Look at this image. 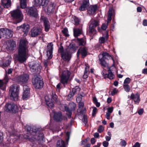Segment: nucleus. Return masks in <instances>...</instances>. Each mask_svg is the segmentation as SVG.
Returning <instances> with one entry per match:
<instances>
[{
	"label": "nucleus",
	"mask_w": 147,
	"mask_h": 147,
	"mask_svg": "<svg viewBox=\"0 0 147 147\" xmlns=\"http://www.w3.org/2000/svg\"><path fill=\"white\" fill-rule=\"evenodd\" d=\"M28 42L26 40L20 41L18 55H16L14 59L20 63L25 62L27 59L28 52Z\"/></svg>",
	"instance_id": "f257e3e1"
},
{
	"label": "nucleus",
	"mask_w": 147,
	"mask_h": 147,
	"mask_svg": "<svg viewBox=\"0 0 147 147\" xmlns=\"http://www.w3.org/2000/svg\"><path fill=\"white\" fill-rule=\"evenodd\" d=\"M35 5L36 7L42 5L47 7V12L49 14L53 12L55 5L53 2H49L48 0H34Z\"/></svg>",
	"instance_id": "f03ea898"
},
{
	"label": "nucleus",
	"mask_w": 147,
	"mask_h": 147,
	"mask_svg": "<svg viewBox=\"0 0 147 147\" xmlns=\"http://www.w3.org/2000/svg\"><path fill=\"white\" fill-rule=\"evenodd\" d=\"M19 89L20 86L16 84H13L10 87L9 92L11 99L15 100L18 99Z\"/></svg>",
	"instance_id": "7ed1b4c3"
},
{
	"label": "nucleus",
	"mask_w": 147,
	"mask_h": 147,
	"mask_svg": "<svg viewBox=\"0 0 147 147\" xmlns=\"http://www.w3.org/2000/svg\"><path fill=\"white\" fill-rule=\"evenodd\" d=\"M29 66L31 71L35 74H39L42 69V67L37 61H35L30 62L29 64Z\"/></svg>",
	"instance_id": "20e7f679"
},
{
	"label": "nucleus",
	"mask_w": 147,
	"mask_h": 147,
	"mask_svg": "<svg viewBox=\"0 0 147 147\" xmlns=\"http://www.w3.org/2000/svg\"><path fill=\"white\" fill-rule=\"evenodd\" d=\"M32 83L35 88L39 89L42 88L44 85L42 79L38 76L34 77L32 80Z\"/></svg>",
	"instance_id": "39448f33"
},
{
	"label": "nucleus",
	"mask_w": 147,
	"mask_h": 147,
	"mask_svg": "<svg viewBox=\"0 0 147 147\" xmlns=\"http://www.w3.org/2000/svg\"><path fill=\"white\" fill-rule=\"evenodd\" d=\"M10 13L13 19L16 21V23H19L22 21V19L21 16L22 13L20 9L14 10L11 11Z\"/></svg>",
	"instance_id": "423d86ee"
},
{
	"label": "nucleus",
	"mask_w": 147,
	"mask_h": 147,
	"mask_svg": "<svg viewBox=\"0 0 147 147\" xmlns=\"http://www.w3.org/2000/svg\"><path fill=\"white\" fill-rule=\"evenodd\" d=\"M29 76L26 73H23L18 76L16 78L17 82L21 84H26L29 79Z\"/></svg>",
	"instance_id": "0eeeda50"
},
{
	"label": "nucleus",
	"mask_w": 147,
	"mask_h": 147,
	"mask_svg": "<svg viewBox=\"0 0 147 147\" xmlns=\"http://www.w3.org/2000/svg\"><path fill=\"white\" fill-rule=\"evenodd\" d=\"M5 110L7 112H10L13 113H16L18 111V107L14 104H7L5 105Z\"/></svg>",
	"instance_id": "6e6552de"
},
{
	"label": "nucleus",
	"mask_w": 147,
	"mask_h": 147,
	"mask_svg": "<svg viewBox=\"0 0 147 147\" xmlns=\"http://www.w3.org/2000/svg\"><path fill=\"white\" fill-rule=\"evenodd\" d=\"M70 74V72L68 70L63 71L61 76V83L64 85L67 84Z\"/></svg>",
	"instance_id": "1a4fd4ad"
},
{
	"label": "nucleus",
	"mask_w": 147,
	"mask_h": 147,
	"mask_svg": "<svg viewBox=\"0 0 147 147\" xmlns=\"http://www.w3.org/2000/svg\"><path fill=\"white\" fill-rule=\"evenodd\" d=\"M42 29L38 27H34L30 31V35L32 37H36L42 34Z\"/></svg>",
	"instance_id": "9d476101"
},
{
	"label": "nucleus",
	"mask_w": 147,
	"mask_h": 147,
	"mask_svg": "<svg viewBox=\"0 0 147 147\" xmlns=\"http://www.w3.org/2000/svg\"><path fill=\"white\" fill-rule=\"evenodd\" d=\"M87 50L85 47H81L78 49L77 53V56L79 57V55L81 54L82 55V58H84L87 55Z\"/></svg>",
	"instance_id": "9b49d317"
},
{
	"label": "nucleus",
	"mask_w": 147,
	"mask_h": 147,
	"mask_svg": "<svg viewBox=\"0 0 147 147\" xmlns=\"http://www.w3.org/2000/svg\"><path fill=\"white\" fill-rule=\"evenodd\" d=\"M45 98L55 103H57L58 101L57 96L54 91H52L51 93L46 96Z\"/></svg>",
	"instance_id": "f8f14e48"
},
{
	"label": "nucleus",
	"mask_w": 147,
	"mask_h": 147,
	"mask_svg": "<svg viewBox=\"0 0 147 147\" xmlns=\"http://www.w3.org/2000/svg\"><path fill=\"white\" fill-rule=\"evenodd\" d=\"M30 96L29 88L26 85L24 86V92L22 95V99L23 100H26Z\"/></svg>",
	"instance_id": "ddd939ff"
},
{
	"label": "nucleus",
	"mask_w": 147,
	"mask_h": 147,
	"mask_svg": "<svg viewBox=\"0 0 147 147\" xmlns=\"http://www.w3.org/2000/svg\"><path fill=\"white\" fill-rule=\"evenodd\" d=\"M40 20L44 22V25L45 28V30L48 32L50 28V23L47 18L44 17H41Z\"/></svg>",
	"instance_id": "4468645a"
},
{
	"label": "nucleus",
	"mask_w": 147,
	"mask_h": 147,
	"mask_svg": "<svg viewBox=\"0 0 147 147\" xmlns=\"http://www.w3.org/2000/svg\"><path fill=\"white\" fill-rule=\"evenodd\" d=\"M61 55L63 59L65 61H69L71 57L70 53L66 49L64 50V52Z\"/></svg>",
	"instance_id": "2eb2a0df"
},
{
	"label": "nucleus",
	"mask_w": 147,
	"mask_h": 147,
	"mask_svg": "<svg viewBox=\"0 0 147 147\" xmlns=\"http://www.w3.org/2000/svg\"><path fill=\"white\" fill-rule=\"evenodd\" d=\"M30 28L29 25L27 24H23L17 27L18 30L20 29L24 32V34L26 35Z\"/></svg>",
	"instance_id": "dca6fc26"
},
{
	"label": "nucleus",
	"mask_w": 147,
	"mask_h": 147,
	"mask_svg": "<svg viewBox=\"0 0 147 147\" xmlns=\"http://www.w3.org/2000/svg\"><path fill=\"white\" fill-rule=\"evenodd\" d=\"M53 45L51 43H50L48 45L47 49V55L48 57V59H50L52 57V53L53 49Z\"/></svg>",
	"instance_id": "f3484780"
},
{
	"label": "nucleus",
	"mask_w": 147,
	"mask_h": 147,
	"mask_svg": "<svg viewBox=\"0 0 147 147\" xmlns=\"http://www.w3.org/2000/svg\"><path fill=\"white\" fill-rule=\"evenodd\" d=\"M28 14L31 16L36 17L37 16L36 9L32 7L30 8L28 10Z\"/></svg>",
	"instance_id": "a211bd4d"
},
{
	"label": "nucleus",
	"mask_w": 147,
	"mask_h": 147,
	"mask_svg": "<svg viewBox=\"0 0 147 147\" xmlns=\"http://www.w3.org/2000/svg\"><path fill=\"white\" fill-rule=\"evenodd\" d=\"M97 9V6L96 4L90 5L87 9L88 13L90 15H94Z\"/></svg>",
	"instance_id": "6ab92c4d"
},
{
	"label": "nucleus",
	"mask_w": 147,
	"mask_h": 147,
	"mask_svg": "<svg viewBox=\"0 0 147 147\" xmlns=\"http://www.w3.org/2000/svg\"><path fill=\"white\" fill-rule=\"evenodd\" d=\"M53 117L54 120L58 122L61 121L63 120L62 114L61 112L55 113Z\"/></svg>",
	"instance_id": "aec40b11"
},
{
	"label": "nucleus",
	"mask_w": 147,
	"mask_h": 147,
	"mask_svg": "<svg viewBox=\"0 0 147 147\" xmlns=\"http://www.w3.org/2000/svg\"><path fill=\"white\" fill-rule=\"evenodd\" d=\"M89 5L88 0H84L83 1L81 6L79 8L80 10L82 11L85 10Z\"/></svg>",
	"instance_id": "412c9836"
},
{
	"label": "nucleus",
	"mask_w": 147,
	"mask_h": 147,
	"mask_svg": "<svg viewBox=\"0 0 147 147\" xmlns=\"http://www.w3.org/2000/svg\"><path fill=\"white\" fill-rule=\"evenodd\" d=\"M1 5L4 8H8L11 5V0H1Z\"/></svg>",
	"instance_id": "4be33fe9"
},
{
	"label": "nucleus",
	"mask_w": 147,
	"mask_h": 147,
	"mask_svg": "<svg viewBox=\"0 0 147 147\" xmlns=\"http://www.w3.org/2000/svg\"><path fill=\"white\" fill-rule=\"evenodd\" d=\"M99 57H102L105 59L109 60L111 59L114 61L113 59L109 54L107 52H104L102 54H100L98 56Z\"/></svg>",
	"instance_id": "5701e85b"
},
{
	"label": "nucleus",
	"mask_w": 147,
	"mask_h": 147,
	"mask_svg": "<svg viewBox=\"0 0 147 147\" xmlns=\"http://www.w3.org/2000/svg\"><path fill=\"white\" fill-rule=\"evenodd\" d=\"M7 47L10 50H14V48L16 46L15 42L13 41H9L7 43Z\"/></svg>",
	"instance_id": "b1692460"
},
{
	"label": "nucleus",
	"mask_w": 147,
	"mask_h": 147,
	"mask_svg": "<svg viewBox=\"0 0 147 147\" xmlns=\"http://www.w3.org/2000/svg\"><path fill=\"white\" fill-rule=\"evenodd\" d=\"M66 49L70 53L75 51L76 50V48L74 44H70Z\"/></svg>",
	"instance_id": "393cba45"
},
{
	"label": "nucleus",
	"mask_w": 147,
	"mask_h": 147,
	"mask_svg": "<svg viewBox=\"0 0 147 147\" xmlns=\"http://www.w3.org/2000/svg\"><path fill=\"white\" fill-rule=\"evenodd\" d=\"M82 33V30L78 28L74 29V34L75 37H77Z\"/></svg>",
	"instance_id": "a878e982"
},
{
	"label": "nucleus",
	"mask_w": 147,
	"mask_h": 147,
	"mask_svg": "<svg viewBox=\"0 0 147 147\" xmlns=\"http://www.w3.org/2000/svg\"><path fill=\"white\" fill-rule=\"evenodd\" d=\"M108 74H106L105 76V78L107 77L110 80L113 79L114 77V75L113 74L111 69H109L108 71Z\"/></svg>",
	"instance_id": "bb28decb"
},
{
	"label": "nucleus",
	"mask_w": 147,
	"mask_h": 147,
	"mask_svg": "<svg viewBox=\"0 0 147 147\" xmlns=\"http://www.w3.org/2000/svg\"><path fill=\"white\" fill-rule=\"evenodd\" d=\"M45 100L47 105L49 107L51 108L54 107L55 102L51 101V100L45 98Z\"/></svg>",
	"instance_id": "cd10ccee"
},
{
	"label": "nucleus",
	"mask_w": 147,
	"mask_h": 147,
	"mask_svg": "<svg viewBox=\"0 0 147 147\" xmlns=\"http://www.w3.org/2000/svg\"><path fill=\"white\" fill-rule=\"evenodd\" d=\"M100 61V63L102 66L105 67L108 66V63L106 62L105 59L102 57H99Z\"/></svg>",
	"instance_id": "c85d7f7f"
},
{
	"label": "nucleus",
	"mask_w": 147,
	"mask_h": 147,
	"mask_svg": "<svg viewBox=\"0 0 147 147\" xmlns=\"http://www.w3.org/2000/svg\"><path fill=\"white\" fill-rule=\"evenodd\" d=\"M76 104L73 102H69L68 108H69V110H71V111H74L76 108Z\"/></svg>",
	"instance_id": "c756f323"
},
{
	"label": "nucleus",
	"mask_w": 147,
	"mask_h": 147,
	"mask_svg": "<svg viewBox=\"0 0 147 147\" xmlns=\"http://www.w3.org/2000/svg\"><path fill=\"white\" fill-rule=\"evenodd\" d=\"M8 31V29L6 28H1L0 29V35L1 37L5 38L7 31Z\"/></svg>",
	"instance_id": "7c9ffc66"
},
{
	"label": "nucleus",
	"mask_w": 147,
	"mask_h": 147,
	"mask_svg": "<svg viewBox=\"0 0 147 147\" xmlns=\"http://www.w3.org/2000/svg\"><path fill=\"white\" fill-rule=\"evenodd\" d=\"M90 27H92L94 28H95L97 26H98L99 25V23L96 20H92L90 22Z\"/></svg>",
	"instance_id": "2f4dec72"
},
{
	"label": "nucleus",
	"mask_w": 147,
	"mask_h": 147,
	"mask_svg": "<svg viewBox=\"0 0 147 147\" xmlns=\"http://www.w3.org/2000/svg\"><path fill=\"white\" fill-rule=\"evenodd\" d=\"M64 107L65 111L68 113V114H67V116L69 118H70L71 116L72 111H71V110H69V108L68 107H67L66 104L65 105Z\"/></svg>",
	"instance_id": "473e14b6"
},
{
	"label": "nucleus",
	"mask_w": 147,
	"mask_h": 147,
	"mask_svg": "<svg viewBox=\"0 0 147 147\" xmlns=\"http://www.w3.org/2000/svg\"><path fill=\"white\" fill-rule=\"evenodd\" d=\"M57 147H65L64 142L61 139L58 140L57 142Z\"/></svg>",
	"instance_id": "72a5a7b5"
},
{
	"label": "nucleus",
	"mask_w": 147,
	"mask_h": 147,
	"mask_svg": "<svg viewBox=\"0 0 147 147\" xmlns=\"http://www.w3.org/2000/svg\"><path fill=\"white\" fill-rule=\"evenodd\" d=\"M108 34L107 32L106 33V36L105 37H101L99 40V42L101 44L105 42V40H107L108 37Z\"/></svg>",
	"instance_id": "f704fd0d"
},
{
	"label": "nucleus",
	"mask_w": 147,
	"mask_h": 147,
	"mask_svg": "<svg viewBox=\"0 0 147 147\" xmlns=\"http://www.w3.org/2000/svg\"><path fill=\"white\" fill-rule=\"evenodd\" d=\"M26 0H20V7L21 8L24 9L26 8Z\"/></svg>",
	"instance_id": "c9c22d12"
},
{
	"label": "nucleus",
	"mask_w": 147,
	"mask_h": 147,
	"mask_svg": "<svg viewBox=\"0 0 147 147\" xmlns=\"http://www.w3.org/2000/svg\"><path fill=\"white\" fill-rule=\"evenodd\" d=\"M77 40L79 46L82 45L84 46L85 45L86 42L83 38H78Z\"/></svg>",
	"instance_id": "e433bc0d"
},
{
	"label": "nucleus",
	"mask_w": 147,
	"mask_h": 147,
	"mask_svg": "<svg viewBox=\"0 0 147 147\" xmlns=\"http://www.w3.org/2000/svg\"><path fill=\"white\" fill-rule=\"evenodd\" d=\"M80 90V88L78 86H76L74 88L72 89L71 91L74 94L78 93L79 92Z\"/></svg>",
	"instance_id": "4c0bfd02"
},
{
	"label": "nucleus",
	"mask_w": 147,
	"mask_h": 147,
	"mask_svg": "<svg viewBox=\"0 0 147 147\" xmlns=\"http://www.w3.org/2000/svg\"><path fill=\"white\" fill-rule=\"evenodd\" d=\"M13 35V32L11 30L8 29V31H7V33L5 37V38H10L12 37Z\"/></svg>",
	"instance_id": "58836bf2"
},
{
	"label": "nucleus",
	"mask_w": 147,
	"mask_h": 147,
	"mask_svg": "<svg viewBox=\"0 0 147 147\" xmlns=\"http://www.w3.org/2000/svg\"><path fill=\"white\" fill-rule=\"evenodd\" d=\"M112 11L111 9H110L108 12V18H107V21L109 22H110L112 19L111 17L112 16Z\"/></svg>",
	"instance_id": "ea45409f"
},
{
	"label": "nucleus",
	"mask_w": 147,
	"mask_h": 147,
	"mask_svg": "<svg viewBox=\"0 0 147 147\" xmlns=\"http://www.w3.org/2000/svg\"><path fill=\"white\" fill-rule=\"evenodd\" d=\"M95 28L91 27L89 26V32L91 33L92 34H95L96 33V30H95Z\"/></svg>",
	"instance_id": "a19ab883"
},
{
	"label": "nucleus",
	"mask_w": 147,
	"mask_h": 147,
	"mask_svg": "<svg viewBox=\"0 0 147 147\" xmlns=\"http://www.w3.org/2000/svg\"><path fill=\"white\" fill-rule=\"evenodd\" d=\"M74 95V94L73 92H70L67 97V100H71L73 98V96Z\"/></svg>",
	"instance_id": "79ce46f5"
},
{
	"label": "nucleus",
	"mask_w": 147,
	"mask_h": 147,
	"mask_svg": "<svg viewBox=\"0 0 147 147\" xmlns=\"http://www.w3.org/2000/svg\"><path fill=\"white\" fill-rule=\"evenodd\" d=\"M11 61V59H9L8 60H7L5 63L3 64V66L4 67H7L9 66L10 65Z\"/></svg>",
	"instance_id": "37998d69"
},
{
	"label": "nucleus",
	"mask_w": 147,
	"mask_h": 147,
	"mask_svg": "<svg viewBox=\"0 0 147 147\" xmlns=\"http://www.w3.org/2000/svg\"><path fill=\"white\" fill-rule=\"evenodd\" d=\"M37 131V129L36 127L34 126L32 127L30 134L34 135L36 134Z\"/></svg>",
	"instance_id": "c03bdc74"
},
{
	"label": "nucleus",
	"mask_w": 147,
	"mask_h": 147,
	"mask_svg": "<svg viewBox=\"0 0 147 147\" xmlns=\"http://www.w3.org/2000/svg\"><path fill=\"white\" fill-rule=\"evenodd\" d=\"M68 30L67 28H65L62 30V32L66 36H69V35L68 33Z\"/></svg>",
	"instance_id": "a18cd8bd"
},
{
	"label": "nucleus",
	"mask_w": 147,
	"mask_h": 147,
	"mask_svg": "<svg viewBox=\"0 0 147 147\" xmlns=\"http://www.w3.org/2000/svg\"><path fill=\"white\" fill-rule=\"evenodd\" d=\"M123 87L124 89L125 90L126 92H128L129 91V90H130V87H129V86L128 84H125L124 85H123Z\"/></svg>",
	"instance_id": "49530a36"
},
{
	"label": "nucleus",
	"mask_w": 147,
	"mask_h": 147,
	"mask_svg": "<svg viewBox=\"0 0 147 147\" xmlns=\"http://www.w3.org/2000/svg\"><path fill=\"white\" fill-rule=\"evenodd\" d=\"M140 100L139 94L138 93H137L135 95V98L134 100V101L135 102H139Z\"/></svg>",
	"instance_id": "de8ad7c7"
},
{
	"label": "nucleus",
	"mask_w": 147,
	"mask_h": 147,
	"mask_svg": "<svg viewBox=\"0 0 147 147\" xmlns=\"http://www.w3.org/2000/svg\"><path fill=\"white\" fill-rule=\"evenodd\" d=\"M110 22H109L107 21V23L106 24H102L101 26V28L103 30H105L107 27V26L108 25L109 23Z\"/></svg>",
	"instance_id": "09e8293b"
},
{
	"label": "nucleus",
	"mask_w": 147,
	"mask_h": 147,
	"mask_svg": "<svg viewBox=\"0 0 147 147\" xmlns=\"http://www.w3.org/2000/svg\"><path fill=\"white\" fill-rule=\"evenodd\" d=\"M83 96L81 94L78 95L76 98V100L77 102H79L81 101Z\"/></svg>",
	"instance_id": "8fccbe9b"
},
{
	"label": "nucleus",
	"mask_w": 147,
	"mask_h": 147,
	"mask_svg": "<svg viewBox=\"0 0 147 147\" xmlns=\"http://www.w3.org/2000/svg\"><path fill=\"white\" fill-rule=\"evenodd\" d=\"M82 121L85 124H86L88 122V119L87 117L85 115H84L83 118L82 119Z\"/></svg>",
	"instance_id": "3c124183"
},
{
	"label": "nucleus",
	"mask_w": 147,
	"mask_h": 147,
	"mask_svg": "<svg viewBox=\"0 0 147 147\" xmlns=\"http://www.w3.org/2000/svg\"><path fill=\"white\" fill-rule=\"evenodd\" d=\"M8 76L7 74H5V77L3 81L4 82V83L6 84L8 82Z\"/></svg>",
	"instance_id": "603ef678"
},
{
	"label": "nucleus",
	"mask_w": 147,
	"mask_h": 147,
	"mask_svg": "<svg viewBox=\"0 0 147 147\" xmlns=\"http://www.w3.org/2000/svg\"><path fill=\"white\" fill-rule=\"evenodd\" d=\"M64 51L63 47L61 45L60 47L58 49V51L59 53H61V54L64 52Z\"/></svg>",
	"instance_id": "864d4df0"
},
{
	"label": "nucleus",
	"mask_w": 147,
	"mask_h": 147,
	"mask_svg": "<svg viewBox=\"0 0 147 147\" xmlns=\"http://www.w3.org/2000/svg\"><path fill=\"white\" fill-rule=\"evenodd\" d=\"M130 81L131 79L129 78H127L125 80L124 82V84H129L130 82Z\"/></svg>",
	"instance_id": "5fc2aeb1"
},
{
	"label": "nucleus",
	"mask_w": 147,
	"mask_h": 147,
	"mask_svg": "<svg viewBox=\"0 0 147 147\" xmlns=\"http://www.w3.org/2000/svg\"><path fill=\"white\" fill-rule=\"evenodd\" d=\"M104 130V127L101 125L99 126L98 129V131L99 133H101Z\"/></svg>",
	"instance_id": "6e6d98bb"
},
{
	"label": "nucleus",
	"mask_w": 147,
	"mask_h": 147,
	"mask_svg": "<svg viewBox=\"0 0 147 147\" xmlns=\"http://www.w3.org/2000/svg\"><path fill=\"white\" fill-rule=\"evenodd\" d=\"M74 24L75 25H78L79 24L80 21L78 18H75L74 19Z\"/></svg>",
	"instance_id": "4d7b16f0"
},
{
	"label": "nucleus",
	"mask_w": 147,
	"mask_h": 147,
	"mask_svg": "<svg viewBox=\"0 0 147 147\" xmlns=\"http://www.w3.org/2000/svg\"><path fill=\"white\" fill-rule=\"evenodd\" d=\"M26 128L27 131L30 134L32 127L29 126H27Z\"/></svg>",
	"instance_id": "13d9d810"
},
{
	"label": "nucleus",
	"mask_w": 147,
	"mask_h": 147,
	"mask_svg": "<svg viewBox=\"0 0 147 147\" xmlns=\"http://www.w3.org/2000/svg\"><path fill=\"white\" fill-rule=\"evenodd\" d=\"M13 71V69L10 68L7 71L6 70L5 71V73L7 74H9L12 73Z\"/></svg>",
	"instance_id": "bf43d9fd"
},
{
	"label": "nucleus",
	"mask_w": 147,
	"mask_h": 147,
	"mask_svg": "<svg viewBox=\"0 0 147 147\" xmlns=\"http://www.w3.org/2000/svg\"><path fill=\"white\" fill-rule=\"evenodd\" d=\"M78 103H79V108H83L84 105V102H80Z\"/></svg>",
	"instance_id": "052dcab7"
},
{
	"label": "nucleus",
	"mask_w": 147,
	"mask_h": 147,
	"mask_svg": "<svg viewBox=\"0 0 147 147\" xmlns=\"http://www.w3.org/2000/svg\"><path fill=\"white\" fill-rule=\"evenodd\" d=\"M97 109V108L95 107H94L93 109L92 110V116H94V115L96 114V113Z\"/></svg>",
	"instance_id": "680f3d73"
},
{
	"label": "nucleus",
	"mask_w": 147,
	"mask_h": 147,
	"mask_svg": "<svg viewBox=\"0 0 147 147\" xmlns=\"http://www.w3.org/2000/svg\"><path fill=\"white\" fill-rule=\"evenodd\" d=\"M117 90L116 88H114L111 92V94L113 96L117 92Z\"/></svg>",
	"instance_id": "e2e57ef3"
},
{
	"label": "nucleus",
	"mask_w": 147,
	"mask_h": 147,
	"mask_svg": "<svg viewBox=\"0 0 147 147\" xmlns=\"http://www.w3.org/2000/svg\"><path fill=\"white\" fill-rule=\"evenodd\" d=\"M88 71H85L84 72V74L83 76V78L84 79H86L88 77Z\"/></svg>",
	"instance_id": "0e129e2a"
},
{
	"label": "nucleus",
	"mask_w": 147,
	"mask_h": 147,
	"mask_svg": "<svg viewBox=\"0 0 147 147\" xmlns=\"http://www.w3.org/2000/svg\"><path fill=\"white\" fill-rule=\"evenodd\" d=\"M102 144L103 146L105 147H107L109 144V143L106 141H104L103 142Z\"/></svg>",
	"instance_id": "69168bd1"
},
{
	"label": "nucleus",
	"mask_w": 147,
	"mask_h": 147,
	"mask_svg": "<svg viewBox=\"0 0 147 147\" xmlns=\"http://www.w3.org/2000/svg\"><path fill=\"white\" fill-rule=\"evenodd\" d=\"M143 111H144L143 109H140L138 111V114L139 115H141L143 114Z\"/></svg>",
	"instance_id": "338daca9"
},
{
	"label": "nucleus",
	"mask_w": 147,
	"mask_h": 147,
	"mask_svg": "<svg viewBox=\"0 0 147 147\" xmlns=\"http://www.w3.org/2000/svg\"><path fill=\"white\" fill-rule=\"evenodd\" d=\"M133 147H140V144L138 142H136Z\"/></svg>",
	"instance_id": "774afa93"
}]
</instances>
